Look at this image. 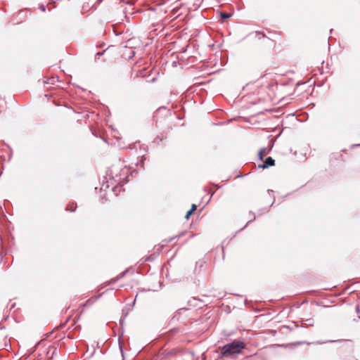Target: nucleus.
<instances>
[{
  "label": "nucleus",
  "instance_id": "nucleus-1",
  "mask_svg": "<svg viewBox=\"0 0 360 360\" xmlns=\"http://www.w3.org/2000/svg\"><path fill=\"white\" fill-rule=\"evenodd\" d=\"M245 347V345L243 341L234 340L221 347V354L224 356L238 354Z\"/></svg>",
  "mask_w": 360,
  "mask_h": 360
},
{
  "label": "nucleus",
  "instance_id": "nucleus-2",
  "mask_svg": "<svg viewBox=\"0 0 360 360\" xmlns=\"http://www.w3.org/2000/svg\"><path fill=\"white\" fill-rule=\"evenodd\" d=\"M274 163H275L274 160L272 159V158L269 157L265 160V161L262 165H259V167H262L264 169L268 168L270 166L274 165Z\"/></svg>",
  "mask_w": 360,
  "mask_h": 360
},
{
  "label": "nucleus",
  "instance_id": "nucleus-3",
  "mask_svg": "<svg viewBox=\"0 0 360 360\" xmlns=\"http://www.w3.org/2000/svg\"><path fill=\"white\" fill-rule=\"evenodd\" d=\"M267 150L266 148H262L259 150V159L262 160L263 159V156L264 154H266L267 153Z\"/></svg>",
  "mask_w": 360,
  "mask_h": 360
},
{
  "label": "nucleus",
  "instance_id": "nucleus-4",
  "mask_svg": "<svg viewBox=\"0 0 360 360\" xmlns=\"http://www.w3.org/2000/svg\"><path fill=\"white\" fill-rule=\"evenodd\" d=\"M221 17L223 19H227V18H229L231 17V14L221 12Z\"/></svg>",
  "mask_w": 360,
  "mask_h": 360
},
{
  "label": "nucleus",
  "instance_id": "nucleus-5",
  "mask_svg": "<svg viewBox=\"0 0 360 360\" xmlns=\"http://www.w3.org/2000/svg\"><path fill=\"white\" fill-rule=\"evenodd\" d=\"M76 209V206H75L74 207L72 206V205H70L68 206L67 208H66V210H69V211H71V212H74Z\"/></svg>",
  "mask_w": 360,
  "mask_h": 360
},
{
  "label": "nucleus",
  "instance_id": "nucleus-6",
  "mask_svg": "<svg viewBox=\"0 0 360 360\" xmlns=\"http://www.w3.org/2000/svg\"><path fill=\"white\" fill-rule=\"evenodd\" d=\"M193 212V210H191L189 211H188L185 216V218L186 219H188Z\"/></svg>",
  "mask_w": 360,
  "mask_h": 360
},
{
  "label": "nucleus",
  "instance_id": "nucleus-7",
  "mask_svg": "<svg viewBox=\"0 0 360 360\" xmlns=\"http://www.w3.org/2000/svg\"><path fill=\"white\" fill-rule=\"evenodd\" d=\"M126 272H127V271H124V272L121 273L119 276H117V279H116V280H118V279H120V278H121L124 277V275H125V274H126Z\"/></svg>",
  "mask_w": 360,
  "mask_h": 360
},
{
  "label": "nucleus",
  "instance_id": "nucleus-8",
  "mask_svg": "<svg viewBox=\"0 0 360 360\" xmlns=\"http://www.w3.org/2000/svg\"><path fill=\"white\" fill-rule=\"evenodd\" d=\"M202 0H195L194 2H193V4L194 5H198V4H200Z\"/></svg>",
  "mask_w": 360,
  "mask_h": 360
},
{
  "label": "nucleus",
  "instance_id": "nucleus-9",
  "mask_svg": "<svg viewBox=\"0 0 360 360\" xmlns=\"http://www.w3.org/2000/svg\"><path fill=\"white\" fill-rule=\"evenodd\" d=\"M196 205L195 204H193L191 210H193V212H194L196 210Z\"/></svg>",
  "mask_w": 360,
  "mask_h": 360
},
{
  "label": "nucleus",
  "instance_id": "nucleus-10",
  "mask_svg": "<svg viewBox=\"0 0 360 360\" xmlns=\"http://www.w3.org/2000/svg\"><path fill=\"white\" fill-rule=\"evenodd\" d=\"M143 159H146V158H144V156H142V160H141V163H140L141 166H143Z\"/></svg>",
  "mask_w": 360,
  "mask_h": 360
},
{
  "label": "nucleus",
  "instance_id": "nucleus-11",
  "mask_svg": "<svg viewBox=\"0 0 360 360\" xmlns=\"http://www.w3.org/2000/svg\"><path fill=\"white\" fill-rule=\"evenodd\" d=\"M40 8H41V9L43 11H45V6H44V5H41V6H40Z\"/></svg>",
  "mask_w": 360,
  "mask_h": 360
},
{
  "label": "nucleus",
  "instance_id": "nucleus-12",
  "mask_svg": "<svg viewBox=\"0 0 360 360\" xmlns=\"http://www.w3.org/2000/svg\"><path fill=\"white\" fill-rule=\"evenodd\" d=\"M103 0H98V3H101Z\"/></svg>",
  "mask_w": 360,
  "mask_h": 360
}]
</instances>
